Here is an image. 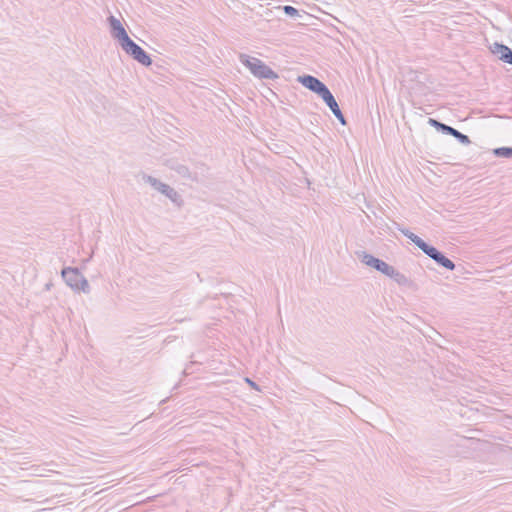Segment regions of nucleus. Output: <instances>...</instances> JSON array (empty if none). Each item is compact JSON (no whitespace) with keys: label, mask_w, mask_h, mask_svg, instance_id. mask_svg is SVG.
I'll return each mask as SVG.
<instances>
[{"label":"nucleus","mask_w":512,"mask_h":512,"mask_svg":"<svg viewBox=\"0 0 512 512\" xmlns=\"http://www.w3.org/2000/svg\"><path fill=\"white\" fill-rule=\"evenodd\" d=\"M399 231L411 240L423 253L434 260L439 266L446 268L447 270L453 271L455 264L452 260L447 258L443 253L437 250L435 247L427 244L419 236L411 232L409 229L400 228Z\"/></svg>","instance_id":"1"},{"label":"nucleus","mask_w":512,"mask_h":512,"mask_svg":"<svg viewBox=\"0 0 512 512\" xmlns=\"http://www.w3.org/2000/svg\"><path fill=\"white\" fill-rule=\"evenodd\" d=\"M240 62L246 66L250 72L259 79H276L278 75L268 65L260 59L250 57L246 54L239 55Z\"/></svg>","instance_id":"2"},{"label":"nucleus","mask_w":512,"mask_h":512,"mask_svg":"<svg viewBox=\"0 0 512 512\" xmlns=\"http://www.w3.org/2000/svg\"><path fill=\"white\" fill-rule=\"evenodd\" d=\"M61 275L65 283L73 290L82 291L84 293L90 292V286L87 279L77 268L65 267L62 269Z\"/></svg>","instance_id":"3"},{"label":"nucleus","mask_w":512,"mask_h":512,"mask_svg":"<svg viewBox=\"0 0 512 512\" xmlns=\"http://www.w3.org/2000/svg\"><path fill=\"white\" fill-rule=\"evenodd\" d=\"M142 179L144 182L148 183L153 189L165 195L168 199H170L173 203H179L181 201V197L178 192L172 188L171 186L161 182L157 178L143 174Z\"/></svg>","instance_id":"4"},{"label":"nucleus","mask_w":512,"mask_h":512,"mask_svg":"<svg viewBox=\"0 0 512 512\" xmlns=\"http://www.w3.org/2000/svg\"><path fill=\"white\" fill-rule=\"evenodd\" d=\"M121 47L129 56L143 66L148 67L152 64V59L146 51L136 44L131 38L129 40H125V43H122Z\"/></svg>","instance_id":"5"},{"label":"nucleus","mask_w":512,"mask_h":512,"mask_svg":"<svg viewBox=\"0 0 512 512\" xmlns=\"http://www.w3.org/2000/svg\"><path fill=\"white\" fill-rule=\"evenodd\" d=\"M428 123L436 128L437 131L443 133V134H446V135H451L453 136L454 138H456L460 143L464 144V145H468L471 143L469 137L463 133H461L460 131H458L457 129L449 126V125H446L436 119H433V118H429L428 120Z\"/></svg>","instance_id":"6"},{"label":"nucleus","mask_w":512,"mask_h":512,"mask_svg":"<svg viewBox=\"0 0 512 512\" xmlns=\"http://www.w3.org/2000/svg\"><path fill=\"white\" fill-rule=\"evenodd\" d=\"M357 255L363 264L374 268L375 270L383 273L386 276L389 274V271L392 268V266L386 263L385 261L376 258L372 254H369L365 251L357 252Z\"/></svg>","instance_id":"7"},{"label":"nucleus","mask_w":512,"mask_h":512,"mask_svg":"<svg viewBox=\"0 0 512 512\" xmlns=\"http://www.w3.org/2000/svg\"><path fill=\"white\" fill-rule=\"evenodd\" d=\"M297 81L305 88L316 93L319 97L324 96L329 91L328 87L323 82L312 75L298 76Z\"/></svg>","instance_id":"8"},{"label":"nucleus","mask_w":512,"mask_h":512,"mask_svg":"<svg viewBox=\"0 0 512 512\" xmlns=\"http://www.w3.org/2000/svg\"><path fill=\"white\" fill-rule=\"evenodd\" d=\"M166 166L170 169L175 171L181 178L185 180H189L192 182H198L199 177L196 172L190 171V169L184 165L181 164L175 160H168L166 162Z\"/></svg>","instance_id":"9"},{"label":"nucleus","mask_w":512,"mask_h":512,"mask_svg":"<svg viewBox=\"0 0 512 512\" xmlns=\"http://www.w3.org/2000/svg\"><path fill=\"white\" fill-rule=\"evenodd\" d=\"M108 22L110 25V32L113 38L118 39L120 42V45L122 43H125V40H129L130 37L128 36L125 28L123 27L122 23L119 19L114 17L113 15L108 17Z\"/></svg>","instance_id":"10"},{"label":"nucleus","mask_w":512,"mask_h":512,"mask_svg":"<svg viewBox=\"0 0 512 512\" xmlns=\"http://www.w3.org/2000/svg\"><path fill=\"white\" fill-rule=\"evenodd\" d=\"M322 100L326 103V105L330 108L331 112L334 114V116L339 120V122L342 125H346V119L342 113V111L339 108V105L333 96V94L330 92V90L321 97Z\"/></svg>","instance_id":"11"},{"label":"nucleus","mask_w":512,"mask_h":512,"mask_svg":"<svg viewBox=\"0 0 512 512\" xmlns=\"http://www.w3.org/2000/svg\"><path fill=\"white\" fill-rule=\"evenodd\" d=\"M490 50L494 55L498 56L501 61L512 65V50L508 46L495 42L490 47Z\"/></svg>","instance_id":"12"},{"label":"nucleus","mask_w":512,"mask_h":512,"mask_svg":"<svg viewBox=\"0 0 512 512\" xmlns=\"http://www.w3.org/2000/svg\"><path fill=\"white\" fill-rule=\"evenodd\" d=\"M387 276L393 279L399 285L406 286L410 283V280L403 273L395 269L393 266L390 269L389 274Z\"/></svg>","instance_id":"13"},{"label":"nucleus","mask_w":512,"mask_h":512,"mask_svg":"<svg viewBox=\"0 0 512 512\" xmlns=\"http://www.w3.org/2000/svg\"><path fill=\"white\" fill-rule=\"evenodd\" d=\"M493 154L496 157L512 158V147H499L493 149Z\"/></svg>","instance_id":"14"},{"label":"nucleus","mask_w":512,"mask_h":512,"mask_svg":"<svg viewBox=\"0 0 512 512\" xmlns=\"http://www.w3.org/2000/svg\"><path fill=\"white\" fill-rule=\"evenodd\" d=\"M284 13L290 17H295L299 14L298 10L290 5H285L282 7Z\"/></svg>","instance_id":"15"},{"label":"nucleus","mask_w":512,"mask_h":512,"mask_svg":"<svg viewBox=\"0 0 512 512\" xmlns=\"http://www.w3.org/2000/svg\"><path fill=\"white\" fill-rule=\"evenodd\" d=\"M245 381H246V383H248V384H249L253 389H255V390H257V391H259V390H260L259 386H258L254 381H252L251 379H249V378H245Z\"/></svg>","instance_id":"16"}]
</instances>
